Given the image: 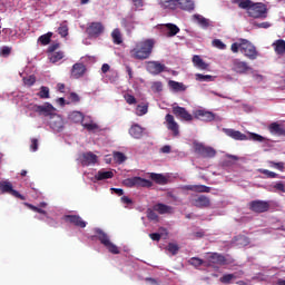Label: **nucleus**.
<instances>
[{"instance_id":"1","label":"nucleus","mask_w":285,"mask_h":285,"mask_svg":"<svg viewBox=\"0 0 285 285\" xmlns=\"http://www.w3.org/2000/svg\"><path fill=\"white\" fill-rule=\"evenodd\" d=\"M238 8L242 10H247L248 17L253 19H266L268 14V9L266 4L262 2H253V0H234Z\"/></svg>"},{"instance_id":"2","label":"nucleus","mask_w":285,"mask_h":285,"mask_svg":"<svg viewBox=\"0 0 285 285\" xmlns=\"http://www.w3.org/2000/svg\"><path fill=\"white\" fill-rule=\"evenodd\" d=\"M153 48H155V40L146 39L137 42L129 53L131 59L145 61V59H149L153 55Z\"/></svg>"},{"instance_id":"3","label":"nucleus","mask_w":285,"mask_h":285,"mask_svg":"<svg viewBox=\"0 0 285 285\" xmlns=\"http://www.w3.org/2000/svg\"><path fill=\"white\" fill-rule=\"evenodd\" d=\"M230 50L234 52V55H237V52L240 51L242 55H244V57L247 59H250V61H255V59L259 57V51H257L255 45L247 39H239L238 42L232 43Z\"/></svg>"},{"instance_id":"4","label":"nucleus","mask_w":285,"mask_h":285,"mask_svg":"<svg viewBox=\"0 0 285 285\" xmlns=\"http://www.w3.org/2000/svg\"><path fill=\"white\" fill-rule=\"evenodd\" d=\"M97 239H99L100 244L107 248L111 253V255H119L121 252L119 247L110 242V236L104 232V229L97 228L96 229Z\"/></svg>"},{"instance_id":"5","label":"nucleus","mask_w":285,"mask_h":285,"mask_svg":"<svg viewBox=\"0 0 285 285\" xmlns=\"http://www.w3.org/2000/svg\"><path fill=\"white\" fill-rule=\"evenodd\" d=\"M124 186H127V188H151L153 181L141 178V177H131V178H126L122 181Z\"/></svg>"},{"instance_id":"6","label":"nucleus","mask_w":285,"mask_h":285,"mask_svg":"<svg viewBox=\"0 0 285 285\" xmlns=\"http://www.w3.org/2000/svg\"><path fill=\"white\" fill-rule=\"evenodd\" d=\"M205 264L207 268H217V265L226 266V264H228V261L226 259V256H224L223 254L208 253Z\"/></svg>"},{"instance_id":"7","label":"nucleus","mask_w":285,"mask_h":285,"mask_svg":"<svg viewBox=\"0 0 285 285\" xmlns=\"http://www.w3.org/2000/svg\"><path fill=\"white\" fill-rule=\"evenodd\" d=\"M194 153L199 155V157H204L205 159H212L217 155V151L213 147H207L202 142H194Z\"/></svg>"},{"instance_id":"8","label":"nucleus","mask_w":285,"mask_h":285,"mask_svg":"<svg viewBox=\"0 0 285 285\" xmlns=\"http://www.w3.org/2000/svg\"><path fill=\"white\" fill-rule=\"evenodd\" d=\"M232 70L236 72V75H248L253 70L248 66V62L242 61L239 58H235L232 60Z\"/></svg>"},{"instance_id":"9","label":"nucleus","mask_w":285,"mask_h":285,"mask_svg":"<svg viewBox=\"0 0 285 285\" xmlns=\"http://www.w3.org/2000/svg\"><path fill=\"white\" fill-rule=\"evenodd\" d=\"M249 210L252 213H268L271 210V203L266 200H253L249 203Z\"/></svg>"},{"instance_id":"10","label":"nucleus","mask_w":285,"mask_h":285,"mask_svg":"<svg viewBox=\"0 0 285 285\" xmlns=\"http://www.w3.org/2000/svg\"><path fill=\"white\" fill-rule=\"evenodd\" d=\"M104 30H105V27H104V24L101 22H91L87 27L86 33L91 39H97V37L104 35Z\"/></svg>"},{"instance_id":"11","label":"nucleus","mask_w":285,"mask_h":285,"mask_svg":"<svg viewBox=\"0 0 285 285\" xmlns=\"http://www.w3.org/2000/svg\"><path fill=\"white\" fill-rule=\"evenodd\" d=\"M0 193L9 195H12V197H17V199H26L23 195H21L18 190L12 188V183L8 180H1L0 181Z\"/></svg>"},{"instance_id":"12","label":"nucleus","mask_w":285,"mask_h":285,"mask_svg":"<svg viewBox=\"0 0 285 285\" xmlns=\"http://www.w3.org/2000/svg\"><path fill=\"white\" fill-rule=\"evenodd\" d=\"M190 204L196 208H210V198L206 195L194 196Z\"/></svg>"},{"instance_id":"13","label":"nucleus","mask_w":285,"mask_h":285,"mask_svg":"<svg viewBox=\"0 0 285 285\" xmlns=\"http://www.w3.org/2000/svg\"><path fill=\"white\" fill-rule=\"evenodd\" d=\"M173 115H175V117L181 119L183 121H193V116L184 107H173Z\"/></svg>"},{"instance_id":"14","label":"nucleus","mask_w":285,"mask_h":285,"mask_svg":"<svg viewBox=\"0 0 285 285\" xmlns=\"http://www.w3.org/2000/svg\"><path fill=\"white\" fill-rule=\"evenodd\" d=\"M167 129L173 131L174 137H179V124L175 121V116L167 114L165 117Z\"/></svg>"},{"instance_id":"15","label":"nucleus","mask_w":285,"mask_h":285,"mask_svg":"<svg viewBox=\"0 0 285 285\" xmlns=\"http://www.w3.org/2000/svg\"><path fill=\"white\" fill-rule=\"evenodd\" d=\"M65 222L77 226V228H86V226H88V223H86L79 215H66Z\"/></svg>"},{"instance_id":"16","label":"nucleus","mask_w":285,"mask_h":285,"mask_svg":"<svg viewBox=\"0 0 285 285\" xmlns=\"http://www.w3.org/2000/svg\"><path fill=\"white\" fill-rule=\"evenodd\" d=\"M35 111L38 112L39 115H42L43 117H50V119L52 116L56 115L55 107L50 102H47L41 106H36Z\"/></svg>"},{"instance_id":"17","label":"nucleus","mask_w":285,"mask_h":285,"mask_svg":"<svg viewBox=\"0 0 285 285\" xmlns=\"http://www.w3.org/2000/svg\"><path fill=\"white\" fill-rule=\"evenodd\" d=\"M223 132L236 141H248V136H246V134H242L239 130L223 128Z\"/></svg>"},{"instance_id":"18","label":"nucleus","mask_w":285,"mask_h":285,"mask_svg":"<svg viewBox=\"0 0 285 285\" xmlns=\"http://www.w3.org/2000/svg\"><path fill=\"white\" fill-rule=\"evenodd\" d=\"M179 8L185 12H193L195 10V1L193 0H175V10Z\"/></svg>"},{"instance_id":"19","label":"nucleus","mask_w":285,"mask_h":285,"mask_svg":"<svg viewBox=\"0 0 285 285\" xmlns=\"http://www.w3.org/2000/svg\"><path fill=\"white\" fill-rule=\"evenodd\" d=\"M194 117L200 121H215V114L213 111H207L206 109L196 110Z\"/></svg>"},{"instance_id":"20","label":"nucleus","mask_w":285,"mask_h":285,"mask_svg":"<svg viewBox=\"0 0 285 285\" xmlns=\"http://www.w3.org/2000/svg\"><path fill=\"white\" fill-rule=\"evenodd\" d=\"M49 126L55 130V132H61L63 130V118L57 114L51 116Z\"/></svg>"},{"instance_id":"21","label":"nucleus","mask_w":285,"mask_h":285,"mask_svg":"<svg viewBox=\"0 0 285 285\" xmlns=\"http://www.w3.org/2000/svg\"><path fill=\"white\" fill-rule=\"evenodd\" d=\"M147 70L151 75H161L166 70V65H163L159 61H149L147 63Z\"/></svg>"},{"instance_id":"22","label":"nucleus","mask_w":285,"mask_h":285,"mask_svg":"<svg viewBox=\"0 0 285 285\" xmlns=\"http://www.w3.org/2000/svg\"><path fill=\"white\" fill-rule=\"evenodd\" d=\"M86 75V65L81 62H76L71 68V77L73 79H81Z\"/></svg>"},{"instance_id":"23","label":"nucleus","mask_w":285,"mask_h":285,"mask_svg":"<svg viewBox=\"0 0 285 285\" xmlns=\"http://www.w3.org/2000/svg\"><path fill=\"white\" fill-rule=\"evenodd\" d=\"M80 161L82 166H92L97 164V155L92 151L85 153L81 155Z\"/></svg>"},{"instance_id":"24","label":"nucleus","mask_w":285,"mask_h":285,"mask_svg":"<svg viewBox=\"0 0 285 285\" xmlns=\"http://www.w3.org/2000/svg\"><path fill=\"white\" fill-rule=\"evenodd\" d=\"M144 130H146V128L141 127L139 124H134L129 128V135L134 139H141V137H144Z\"/></svg>"},{"instance_id":"25","label":"nucleus","mask_w":285,"mask_h":285,"mask_svg":"<svg viewBox=\"0 0 285 285\" xmlns=\"http://www.w3.org/2000/svg\"><path fill=\"white\" fill-rule=\"evenodd\" d=\"M121 26L126 28L127 32H132L137 27V21L134 16H127L121 20Z\"/></svg>"},{"instance_id":"26","label":"nucleus","mask_w":285,"mask_h":285,"mask_svg":"<svg viewBox=\"0 0 285 285\" xmlns=\"http://www.w3.org/2000/svg\"><path fill=\"white\" fill-rule=\"evenodd\" d=\"M268 131L271 135H277L278 137H285V129L279 125V122H272L268 126Z\"/></svg>"},{"instance_id":"27","label":"nucleus","mask_w":285,"mask_h":285,"mask_svg":"<svg viewBox=\"0 0 285 285\" xmlns=\"http://www.w3.org/2000/svg\"><path fill=\"white\" fill-rule=\"evenodd\" d=\"M184 190H191V193H210V187L206 185H186Z\"/></svg>"},{"instance_id":"28","label":"nucleus","mask_w":285,"mask_h":285,"mask_svg":"<svg viewBox=\"0 0 285 285\" xmlns=\"http://www.w3.org/2000/svg\"><path fill=\"white\" fill-rule=\"evenodd\" d=\"M154 210L158 213L159 215H168L173 213V207L168 206L164 203H158L154 206Z\"/></svg>"},{"instance_id":"29","label":"nucleus","mask_w":285,"mask_h":285,"mask_svg":"<svg viewBox=\"0 0 285 285\" xmlns=\"http://www.w3.org/2000/svg\"><path fill=\"white\" fill-rule=\"evenodd\" d=\"M272 47L274 48V51L279 55L281 57L285 55V40L278 39L275 42H273Z\"/></svg>"},{"instance_id":"30","label":"nucleus","mask_w":285,"mask_h":285,"mask_svg":"<svg viewBox=\"0 0 285 285\" xmlns=\"http://www.w3.org/2000/svg\"><path fill=\"white\" fill-rule=\"evenodd\" d=\"M168 86L169 88H171V90H174V92H186V85H184L183 82L169 80Z\"/></svg>"},{"instance_id":"31","label":"nucleus","mask_w":285,"mask_h":285,"mask_svg":"<svg viewBox=\"0 0 285 285\" xmlns=\"http://www.w3.org/2000/svg\"><path fill=\"white\" fill-rule=\"evenodd\" d=\"M112 177H115V174L112 171H105V170H99L95 175V179L97 181H104V179H112Z\"/></svg>"},{"instance_id":"32","label":"nucleus","mask_w":285,"mask_h":285,"mask_svg":"<svg viewBox=\"0 0 285 285\" xmlns=\"http://www.w3.org/2000/svg\"><path fill=\"white\" fill-rule=\"evenodd\" d=\"M111 38H112V42L116 46H121V43H124V38L121 36V30H119V28H116L112 30Z\"/></svg>"},{"instance_id":"33","label":"nucleus","mask_w":285,"mask_h":285,"mask_svg":"<svg viewBox=\"0 0 285 285\" xmlns=\"http://www.w3.org/2000/svg\"><path fill=\"white\" fill-rule=\"evenodd\" d=\"M149 177L151 181H155V184H160V186H164L165 184L168 183L166 176L161 174L151 173Z\"/></svg>"},{"instance_id":"34","label":"nucleus","mask_w":285,"mask_h":285,"mask_svg":"<svg viewBox=\"0 0 285 285\" xmlns=\"http://www.w3.org/2000/svg\"><path fill=\"white\" fill-rule=\"evenodd\" d=\"M193 63L196 68H199V70H208V63L197 55L193 57Z\"/></svg>"},{"instance_id":"35","label":"nucleus","mask_w":285,"mask_h":285,"mask_svg":"<svg viewBox=\"0 0 285 285\" xmlns=\"http://www.w3.org/2000/svg\"><path fill=\"white\" fill-rule=\"evenodd\" d=\"M149 104L148 102H141L139 105L136 106V115L137 117H144V115H148V108H149Z\"/></svg>"},{"instance_id":"36","label":"nucleus","mask_w":285,"mask_h":285,"mask_svg":"<svg viewBox=\"0 0 285 285\" xmlns=\"http://www.w3.org/2000/svg\"><path fill=\"white\" fill-rule=\"evenodd\" d=\"M69 119L73 121V124H81V126H83V121H86V118H83V114H81V111L71 112Z\"/></svg>"},{"instance_id":"37","label":"nucleus","mask_w":285,"mask_h":285,"mask_svg":"<svg viewBox=\"0 0 285 285\" xmlns=\"http://www.w3.org/2000/svg\"><path fill=\"white\" fill-rule=\"evenodd\" d=\"M193 17L195 21H197V23H199L203 28L206 29L210 27V20L206 19L205 17L200 14H194Z\"/></svg>"},{"instance_id":"38","label":"nucleus","mask_w":285,"mask_h":285,"mask_svg":"<svg viewBox=\"0 0 285 285\" xmlns=\"http://www.w3.org/2000/svg\"><path fill=\"white\" fill-rule=\"evenodd\" d=\"M63 51H55L53 53L48 55V59L51 63H57L58 61H61L63 59Z\"/></svg>"},{"instance_id":"39","label":"nucleus","mask_w":285,"mask_h":285,"mask_svg":"<svg viewBox=\"0 0 285 285\" xmlns=\"http://www.w3.org/2000/svg\"><path fill=\"white\" fill-rule=\"evenodd\" d=\"M165 28L168 30V37H175L176 35H179V27H177V24L166 23Z\"/></svg>"},{"instance_id":"40","label":"nucleus","mask_w":285,"mask_h":285,"mask_svg":"<svg viewBox=\"0 0 285 285\" xmlns=\"http://www.w3.org/2000/svg\"><path fill=\"white\" fill-rule=\"evenodd\" d=\"M52 41V32H47L38 38V42L41 46H48Z\"/></svg>"},{"instance_id":"41","label":"nucleus","mask_w":285,"mask_h":285,"mask_svg":"<svg viewBox=\"0 0 285 285\" xmlns=\"http://www.w3.org/2000/svg\"><path fill=\"white\" fill-rule=\"evenodd\" d=\"M188 264L190 266H194L195 268H199V266H206V261L199 258V257H191L188 261Z\"/></svg>"},{"instance_id":"42","label":"nucleus","mask_w":285,"mask_h":285,"mask_svg":"<svg viewBox=\"0 0 285 285\" xmlns=\"http://www.w3.org/2000/svg\"><path fill=\"white\" fill-rule=\"evenodd\" d=\"M248 139H250V141H258V144H264V141H268V139H266V137L256 134V132H249V137H247Z\"/></svg>"},{"instance_id":"43","label":"nucleus","mask_w":285,"mask_h":285,"mask_svg":"<svg viewBox=\"0 0 285 285\" xmlns=\"http://www.w3.org/2000/svg\"><path fill=\"white\" fill-rule=\"evenodd\" d=\"M82 127L86 128L89 132H92L95 130H99V125L90 120L89 122L82 121Z\"/></svg>"},{"instance_id":"44","label":"nucleus","mask_w":285,"mask_h":285,"mask_svg":"<svg viewBox=\"0 0 285 285\" xmlns=\"http://www.w3.org/2000/svg\"><path fill=\"white\" fill-rule=\"evenodd\" d=\"M38 97L40 99H50V88L42 86L40 87V91L38 92Z\"/></svg>"},{"instance_id":"45","label":"nucleus","mask_w":285,"mask_h":285,"mask_svg":"<svg viewBox=\"0 0 285 285\" xmlns=\"http://www.w3.org/2000/svg\"><path fill=\"white\" fill-rule=\"evenodd\" d=\"M159 3L164 10H175V0H160Z\"/></svg>"},{"instance_id":"46","label":"nucleus","mask_w":285,"mask_h":285,"mask_svg":"<svg viewBox=\"0 0 285 285\" xmlns=\"http://www.w3.org/2000/svg\"><path fill=\"white\" fill-rule=\"evenodd\" d=\"M233 279H237V276L235 274H224L220 278L219 282L222 284H230Z\"/></svg>"},{"instance_id":"47","label":"nucleus","mask_w":285,"mask_h":285,"mask_svg":"<svg viewBox=\"0 0 285 285\" xmlns=\"http://www.w3.org/2000/svg\"><path fill=\"white\" fill-rule=\"evenodd\" d=\"M258 171L261 173V175H265L267 179H277L279 177L277 173L271 171L268 169H258Z\"/></svg>"},{"instance_id":"48","label":"nucleus","mask_w":285,"mask_h":285,"mask_svg":"<svg viewBox=\"0 0 285 285\" xmlns=\"http://www.w3.org/2000/svg\"><path fill=\"white\" fill-rule=\"evenodd\" d=\"M114 159L116 164H124L126 161V155L121 151H114Z\"/></svg>"},{"instance_id":"49","label":"nucleus","mask_w":285,"mask_h":285,"mask_svg":"<svg viewBox=\"0 0 285 285\" xmlns=\"http://www.w3.org/2000/svg\"><path fill=\"white\" fill-rule=\"evenodd\" d=\"M269 166H271V168H276V170H279L281 173H284V170H285L284 161L276 163V161L271 160Z\"/></svg>"},{"instance_id":"50","label":"nucleus","mask_w":285,"mask_h":285,"mask_svg":"<svg viewBox=\"0 0 285 285\" xmlns=\"http://www.w3.org/2000/svg\"><path fill=\"white\" fill-rule=\"evenodd\" d=\"M196 81H214L213 76L210 75H203V73H196Z\"/></svg>"},{"instance_id":"51","label":"nucleus","mask_w":285,"mask_h":285,"mask_svg":"<svg viewBox=\"0 0 285 285\" xmlns=\"http://www.w3.org/2000/svg\"><path fill=\"white\" fill-rule=\"evenodd\" d=\"M124 99L128 106H135V104H137V98L130 94H125Z\"/></svg>"},{"instance_id":"52","label":"nucleus","mask_w":285,"mask_h":285,"mask_svg":"<svg viewBox=\"0 0 285 285\" xmlns=\"http://www.w3.org/2000/svg\"><path fill=\"white\" fill-rule=\"evenodd\" d=\"M212 45L218 50H226V43H224L220 39H214L212 41Z\"/></svg>"},{"instance_id":"53","label":"nucleus","mask_w":285,"mask_h":285,"mask_svg":"<svg viewBox=\"0 0 285 285\" xmlns=\"http://www.w3.org/2000/svg\"><path fill=\"white\" fill-rule=\"evenodd\" d=\"M156 210L153 209H148L147 210V217L148 219H150L151 222H159V215H157V213H155Z\"/></svg>"},{"instance_id":"54","label":"nucleus","mask_w":285,"mask_h":285,"mask_svg":"<svg viewBox=\"0 0 285 285\" xmlns=\"http://www.w3.org/2000/svg\"><path fill=\"white\" fill-rule=\"evenodd\" d=\"M58 33L60 35V37H66L68 35V24L61 23L58 28Z\"/></svg>"},{"instance_id":"55","label":"nucleus","mask_w":285,"mask_h":285,"mask_svg":"<svg viewBox=\"0 0 285 285\" xmlns=\"http://www.w3.org/2000/svg\"><path fill=\"white\" fill-rule=\"evenodd\" d=\"M167 248L171 255H177V253H179V246H177V244L169 243Z\"/></svg>"},{"instance_id":"56","label":"nucleus","mask_w":285,"mask_h":285,"mask_svg":"<svg viewBox=\"0 0 285 285\" xmlns=\"http://www.w3.org/2000/svg\"><path fill=\"white\" fill-rule=\"evenodd\" d=\"M26 86H35L37 83V78L35 76H29L28 78L23 79Z\"/></svg>"},{"instance_id":"57","label":"nucleus","mask_w":285,"mask_h":285,"mask_svg":"<svg viewBox=\"0 0 285 285\" xmlns=\"http://www.w3.org/2000/svg\"><path fill=\"white\" fill-rule=\"evenodd\" d=\"M69 99L71 104H79L81 101V98L77 95V92H70Z\"/></svg>"},{"instance_id":"58","label":"nucleus","mask_w":285,"mask_h":285,"mask_svg":"<svg viewBox=\"0 0 285 285\" xmlns=\"http://www.w3.org/2000/svg\"><path fill=\"white\" fill-rule=\"evenodd\" d=\"M151 88L156 92H161V90H164V85L160 81H156L151 85Z\"/></svg>"},{"instance_id":"59","label":"nucleus","mask_w":285,"mask_h":285,"mask_svg":"<svg viewBox=\"0 0 285 285\" xmlns=\"http://www.w3.org/2000/svg\"><path fill=\"white\" fill-rule=\"evenodd\" d=\"M30 148L33 153H37V150H39V140L37 138L31 139Z\"/></svg>"},{"instance_id":"60","label":"nucleus","mask_w":285,"mask_h":285,"mask_svg":"<svg viewBox=\"0 0 285 285\" xmlns=\"http://www.w3.org/2000/svg\"><path fill=\"white\" fill-rule=\"evenodd\" d=\"M59 50V43H52L48 47V55H52L53 52H57Z\"/></svg>"},{"instance_id":"61","label":"nucleus","mask_w":285,"mask_h":285,"mask_svg":"<svg viewBox=\"0 0 285 285\" xmlns=\"http://www.w3.org/2000/svg\"><path fill=\"white\" fill-rule=\"evenodd\" d=\"M12 52V49L10 47H2L1 55L2 57H8Z\"/></svg>"},{"instance_id":"62","label":"nucleus","mask_w":285,"mask_h":285,"mask_svg":"<svg viewBox=\"0 0 285 285\" xmlns=\"http://www.w3.org/2000/svg\"><path fill=\"white\" fill-rule=\"evenodd\" d=\"M275 190H279V193H285V186L282 181H278L274 185Z\"/></svg>"},{"instance_id":"63","label":"nucleus","mask_w":285,"mask_h":285,"mask_svg":"<svg viewBox=\"0 0 285 285\" xmlns=\"http://www.w3.org/2000/svg\"><path fill=\"white\" fill-rule=\"evenodd\" d=\"M150 239H153V242H159V239H161V234L159 233H153L149 234Z\"/></svg>"},{"instance_id":"64","label":"nucleus","mask_w":285,"mask_h":285,"mask_svg":"<svg viewBox=\"0 0 285 285\" xmlns=\"http://www.w3.org/2000/svg\"><path fill=\"white\" fill-rule=\"evenodd\" d=\"M120 202H121L122 204H126L127 206H130V204H132V199L128 198V196H122V197L120 198Z\"/></svg>"}]
</instances>
